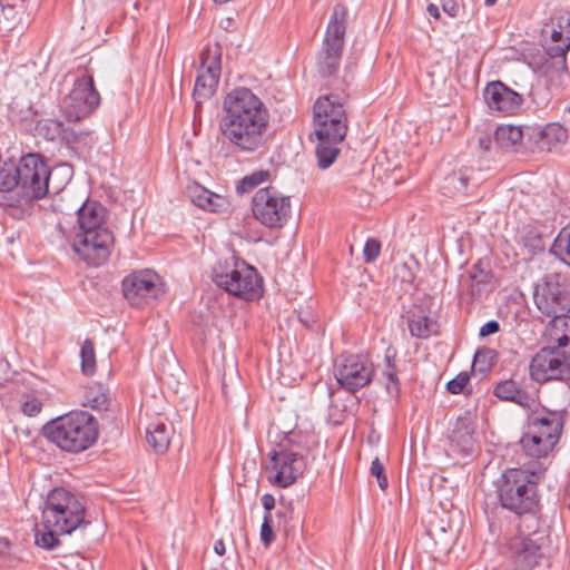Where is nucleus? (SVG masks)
<instances>
[{
  "label": "nucleus",
  "mask_w": 570,
  "mask_h": 570,
  "mask_svg": "<svg viewBox=\"0 0 570 570\" xmlns=\"http://www.w3.org/2000/svg\"><path fill=\"white\" fill-rule=\"evenodd\" d=\"M348 130L347 121L335 119L314 125L312 141L315 142L317 167L322 170L330 168L341 153V145Z\"/></svg>",
  "instance_id": "obj_11"
},
{
  "label": "nucleus",
  "mask_w": 570,
  "mask_h": 570,
  "mask_svg": "<svg viewBox=\"0 0 570 570\" xmlns=\"http://www.w3.org/2000/svg\"><path fill=\"white\" fill-rule=\"evenodd\" d=\"M254 217L264 226L282 228L291 217L292 206L288 196H284L275 187L268 186L256 191L252 199Z\"/></svg>",
  "instance_id": "obj_10"
},
{
  "label": "nucleus",
  "mask_w": 570,
  "mask_h": 570,
  "mask_svg": "<svg viewBox=\"0 0 570 570\" xmlns=\"http://www.w3.org/2000/svg\"><path fill=\"white\" fill-rule=\"evenodd\" d=\"M527 135L533 140L539 151H552L568 140V130L557 122L548 124L542 128H527Z\"/></svg>",
  "instance_id": "obj_21"
},
{
  "label": "nucleus",
  "mask_w": 570,
  "mask_h": 570,
  "mask_svg": "<svg viewBox=\"0 0 570 570\" xmlns=\"http://www.w3.org/2000/svg\"><path fill=\"white\" fill-rule=\"evenodd\" d=\"M395 356L396 352L394 348L389 347L385 351L384 356V368L381 372L380 381L384 384L386 393L391 397H397L400 394V381L395 370Z\"/></svg>",
  "instance_id": "obj_28"
},
{
  "label": "nucleus",
  "mask_w": 570,
  "mask_h": 570,
  "mask_svg": "<svg viewBox=\"0 0 570 570\" xmlns=\"http://www.w3.org/2000/svg\"><path fill=\"white\" fill-rule=\"evenodd\" d=\"M469 381H470L469 374L465 372H461L448 383L446 387L452 394H459V393L463 392V390L468 385Z\"/></svg>",
  "instance_id": "obj_45"
},
{
  "label": "nucleus",
  "mask_w": 570,
  "mask_h": 570,
  "mask_svg": "<svg viewBox=\"0 0 570 570\" xmlns=\"http://www.w3.org/2000/svg\"><path fill=\"white\" fill-rule=\"evenodd\" d=\"M371 474L374 475V476H380L382 474H384V465L383 463L380 461L379 458H375L373 461H372V464H371Z\"/></svg>",
  "instance_id": "obj_50"
},
{
  "label": "nucleus",
  "mask_w": 570,
  "mask_h": 570,
  "mask_svg": "<svg viewBox=\"0 0 570 570\" xmlns=\"http://www.w3.org/2000/svg\"><path fill=\"white\" fill-rule=\"evenodd\" d=\"M568 116L570 117V106L567 108V111Z\"/></svg>",
  "instance_id": "obj_58"
},
{
  "label": "nucleus",
  "mask_w": 570,
  "mask_h": 570,
  "mask_svg": "<svg viewBox=\"0 0 570 570\" xmlns=\"http://www.w3.org/2000/svg\"><path fill=\"white\" fill-rule=\"evenodd\" d=\"M537 308L547 317L554 318L570 312V282L561 273L547 274L533 293Z\"/></svg>",
  "instance_id": "obj_7"
},
{
  "label": "nucleus",
  "mask_w": 570,
  "mask_h": 570,
  "mask_svg": "<svg viewBox=\"0 0 570 570\" xmlns=\"http://www.w3.org/2000/svg\"><path fill=\"white\" fill-rule=\"evenodd\" d=\"M525 245L530 246L533 252L544 249V243L542 237L534 232H529L525 238Z\"/></svg>",
  "instance_id": "obj_47"
},
{
  "label": "nucleus",
  "mask_w": 570,
  "mask_h": 570,
  "mask_svg": "<svg viewBox=\"0 0 570 570\" xmlns=\"http://www.w3.org/2000/svg\"><path fill=\"white\" fill-rule=\"evenodd\" d=\"M498 0H484L487 6H493Z\"/></svg>",
  "instance_id": "obj_55"
},
{
  "label": "nucleus",
  "mask_w": 570,
  "mask_h": 570,
  "mask_svg": "<svg viewBox=\"0 0 570 570\" xmlns=\"http://www.w3.org/2000/svg\"><path fill=\"white\" fill-rule=\"evenodd\" d=\"M500 325L497 321H489L480 328V335L481 336H488L491 334H495L499 332Z\"/></svg>",
  "instance_id": "obj_48"
},
{
  "label": "nucleus",
  "mask_w": 570,
  "mask_h": 570,
  "mask_svg": "<svg viewBox=\"0 0 570 570\" xmlns=\"http://www.w3.org/2000/svg\"><path fill=\"white\" fill-rule=\"evenodd\" d=\"M490 278L489 273L479 268V265H474L470 272V292L471 296L480 294L482 287L488 284Z\"/></svg>",
  "instance_id": "obj_38"
},
{
  "label": "nucleus",
  "mask_w": 570,
  "mask_h": 570,
  "mask_svg": "<svg viewBox=\"0 0 570 570\" xmlns=\"http://www.w3.org/2000/svg\"><path fill=\"white\" fill-rule=\"evenodd\" d=\"M122 293L132 306H144L161 293V282L151 269L132 272L122 279Z\"/></svg>",
  "instance_id": "obj_18"
},
{
  "label": "nucleus",
  "mask_w": 570,
  "mask_h": 570,
  "mask_svg": "<svg viewBox=\"0 0 570 570\" xmlns=\"http://www.w3.org/2000/svg\"><path fill=\"white\" fill-rule=\"evenodd\" d=\"M348 12L345 6L333 8L318 59V70L324 77L334 75L338 67L344 48Z\"/></svg>",
  "instance_id": "obj_8"
},
{
  "label": "nucleus",
  "mask_w": 570,
  "mask_h": 570,
  "mask_svg": "<svg viewBox=\"0 0 570 570\" xmlns=\"http://www.w3.org/2000/svg\"><path fill=\"white\" fill-rule=\"evenodd\" d=\"M19 19V10L14 4L0 3V30H11Z\"/></svg>",
  "instance_id": "obj_37"
},
{
  "label": "nucleus",
  "mask_w": 570,
  "mask_h": 570,
  "mask_svg": "<svg viewBox=\"0 0 570 570\" xmlns=\"http://www.w3.org/2000/svg\"><path fill=\"white\" fill-rule=\"evenodd\" d=\"M219 131L239 151L254 153L267 141L269 111L250 89L235 88L224 99Z\"/></svg>",
  "instance_id": "obj_1"
},
{
  "label": "nucleus",
  "mask_w": 570,
  "mask_h": 570,
  "mask_svg": "<svg viewBox=\"0 0 570 570\" xmlns=\"http://www.w3.org/2000/svg\"><path fill=\"white\" fill-rule=\"evenodd\" d=\"M259 537L261 541L266 548H268L275 539L273 531V519L269 518L268 515H264Z\"/></svg>",
  "instance_id": "obj_43"
},
{
  "label": "nucleus",
  "mask_w": 570,
  "mask_h": 570,
  "mask_svg": "<svg viewBox=\"0 0 570 570\" xmlns=\"http://www.w3.org/2000/svg\"><path fill=\"white\" fill-rule=\"evenodd\" d=\"M520 443L525 454L533 458L547 456L556 446L552 443L551 434L548 435V438H543L539 434L535 425L529 424L527 426V432L520 440Z\"/></svg>",
  "instance_id": "obj_26"
},
{
  "label": "nucleus",
  "mask_w": 570,
  "mask_h": 570,
  "mask_svg": "<svg viewBox=\"0 0 570 570\" xmlns=\"http://www.w3.org/2000/svg\"><path fill=\"white\" fill-rule=\"evenodd\" d=\"M544 472L541 463L507 469L495 482L501 507L519 517L537 515L540 511L538 485Z\"/></svg>",
  "instance_id": "obj_4"
},
{
  "label": "nucleus",
  "mask_w": 570,
  "mask_h": 570,
  "mask_svg": "<svg viewBox=\"0 0 570 570\" xmlns=\"http://www.w3.org/2000/svg\"><path fill=\"white\" fill-rule=\"evenodd\" d=\"M109 402L107 390L104 385L95 383L86 387L83 405L95 410H106Z\"/></svg>",
  "instance_id": "obj_33"
},
{
  "label": "nucleus",
  "mask_w": 570,
  "mask_h": 570,
  "mask_svg": "<svg viewBox=\"0 0 570 570\" xmlns=\"http://www.w3.org/2000/svg\"><path fill=\"white\" fill-rule=\"evenodd\" d=\"M38 130L43 134L49 140H55L62 132V125L56 120H46L38 124Z\"/></svg>",
  "instance_id": "obj_41"
},
{
  "label": "nucleus",
  "mask_w": 570,
  "mask_h": 570,
  "mask_svg": "<svg viewBox=\"0 0 570 570\" xmlns=\"http://www.w3.org/2000/svg\"><path fill=\"white\" fill-rule=\"evenodd\" d=\"M46 438L60 450L79 453L98 439V422L89 412L72 411L43 426Z\"/></svg>",
  "instance_id": "obj_5"
},
{
  "label": "nucleus",
  "mask_w": 570,
  "mask_h": 570,
  "mask_svg": "<svg viewBox=\"0 0 570 570\" xmlns=\"http://www.w3.org/2000/svg\"><path fill=\"white\" fill-rule=\"evenodd\" d=\"M16 175V167L0 165V191H9L18 187L19 180Z\"/></svg>",
  "instance_id": "obj_39"
},
{
  "label": "nucleus",
  "mask_w": 570,
  "mask_h": 570,
  "mask_svg": "<svg viewBox=\"0 0 570 570\" xmlns=\"http://www.w3.org/2000/svg\"><path fill=\"white\" fill-rule=\"evenodd\" d=\"M215 2H218V3H226L228 2L229 0H214Z\"/></svg>",
  "instance_id": "obj_57"
},
{
  "label": "nucleus",
  "mask_w": 570,
  "mask_h": 570,
  "mask_svg": "<svg viewBox=\"0 0 570 570\" xmlns=\"http://www.w3.org/2000/svg\"><path fill=\"white\" fill-rule=\"evenodd\" d=\"M271 177V173L268 170H257L252 173L250 175L245 176L237 186V189L242 193L250 191L253 188L258 185L267 181Z\"/></svg>",
  "instance_id": "obj_36"
},
{
  "label": "nucleus",
  "mask_w": 570,
  "mask_h": 570,
  "mask_svg": "<svg viewBox=\"0 0 570 570\" xmlns=\"http://www.w3.org/2000/svg\"><path fill=\"white\" fill-rule=\"evenodd\" d=\"M450 185H452L458 191H464L469 185L470 177L463 173L453 174L446 178Z\"/></svg>",
  "instance_id": "obj_46"
},
{
  "label": "nucleus",
  "mask_w": 570,
  "mask_h": 570,
  "mask_svg": "<svg viewBox=\"0 0 570 570\" xmlns=\"http://www.w3.org/2000/svg\"><path fill=\"white\" fill-rule=\"evenodd\" d=\"M314 125L323 122L326 120L328 124L330 120L340 119L342 121H347L346 111L344 108V102L337 95L331 94L323 97H320L314 104Z\"/></svg>",
  "instance_id": "obj_23"
},
{
  "label": "nucleus",
  "mask_w": 570,
  "mask_h": 570,
  "mask_svg": "<svg viewBox=\"0 0 570 570\" xmlns=\"http://www.w3.org/2000/svg\"><path fill=\"white\" fill-rule=\"evenodd\" d=\"M549 343L570 354V316L562 314L552 318L547 327Z\"/></svg>",
  "instance_id": "obj_27"
},
{
  "label": "nucleus",
  "mask_w": 570,
  "mask_h": 570,
  "mask_svg": "<svg viewBox=\"0 0 570 570\" xmlns=\"http://www.w3.org/2000/svg\"><path fill=\"white\" fill-rule=\"evenodd\" d=\"M410 332L419 338H428L438 332V324L422 311L413 312L407 320Z\"/></svg>",
  "instance_id": "obj_31"
},
{
  "label": "nucleus",
  "mask_w": 570,
  "mask_h": 570,
  "mask_svg": "<svg viewBox=\"0 0 570 570\" xmlns=\"http://www.w3.org/2000/svg\"><path fill=\"white\" fill-rule=\"evenodd\" d=\"M87 524L85 507L78 498L63 488H56L45 501L43 531L36 532V543L41 548L52 550L60 546L59 535L70 534Z\"/></svg>",
  "instance_id": "obj_2"
},
{
  "label": "nucleus",
  "mask_w": 570,
  "mask_h": 570,
  "mask_svg": "<svg viewBox=\"0 0 570 570\" xmlns=\"http://www.w3.org/2000/svg\"><path fill=\"white\" fill-rule=\"evenodd\" d=\"M214 551L218 554V556H224L225 552H226V548H225V543L223 540H217L214 544Z\"/></svg>",
  "instance_id": "obj_52"
},
{
  "label": "nucleus",
  "mask_w": 570,
  "mask_h": 570,
  "mask_svg": "<svg viewBox=\"0 0 570 570\" xmlns=\"http://www.w3.org/2000/svg\"><path fill=\"white\" fill-rule=\"evenodd\" d=\"M271 465L267 470L274 471L276 485L286 488L292 485L306 468V460L303 455L291 450L269 452Z\"/></svg>",
  "instance_id": "obj_19"
},
{
  "label": "nucleus",
  "mask_w": 570,
  "mask_h": 570,
  "mask_svg": "<svg viewBox=\"0 0 570 570\" xmlns=\"http://www.w3.org/2000/svg\"><path fill=\"white\" fill-rule=\"evenodd\" d=\"M222 48L207 47L200 55V68L196 78L193 97L197 106L209 99L216 91L220 78Z\"/></svg>",
  "instance_id": "obj_17"
},
{
  "label": "nucleus",
  "mask_w": 570,
  "mask_h": 570,
  "mask_svg": "<svg viewBox=\"0 0 570 570\" xmlns=\"http://www.w3.org/2000/svg\"><path fill=\"white\" fill-rule=\"evenodd\" d=\"M334 375L341 387L355 393L372 382L374 365L363 355L343 354L334 363Z\"/></svg>",
  "instance_id": "obj_15"
},
{
  "label": "nucleus",
  "mask_w": 570,
  "mask_h": 570,
  "mask_svg": "<svg viewBox=\"0 0 570 570\" xmlns=\"http://www.w3.org/2000/svg\"><path fill=\"white\" fill-rule=\"evenodd\" d=\"M524 135L521 127L502 125L497 128L494 139L501 148L511 149L522 141Z\"/></svg>",
  "instance_id": "obj_32"
},
{
  "label": "nucleus",
  "mask_w": 570,
  "mask_h": 570,
  "mask_svg": "<svg viewBox=\"0 0 570 570\" xmlns=\"http://www.w3.org/2000/svg\"><path fill=\"white\" fill-rule=\"evenodd\" d=\"M548 535L544 531L511 537L504 544V553L514 566L521 570H531L538 566L544 556Z\"/></svg>",
  "instance_id": "obj_12"
},
{
  "label": "nucleus",
  "mask_w": 570,
  "mask_h": 570,
  "mask_svg": "<svg viewBox=\"0 0 570 570\" xmlns=\"http://www.w3.org/2000/svg\"><path fill=\"white\" fill-rule=\"evenodd\" d=\"M380 253H381L380 242L375 238L367 239L365 243V246H364V250H363L364 261L366 263H372L379 257Z\"/></svg>",
  "instance_id": "obj_44"
},
{
  "label": "nucleus",
  "mask_w": 570,
  "mask_h": 570,
  "mask_svg": "<svg viewBox=\"0 0 570 570\" xmlns=\"http://www.w3.org/2000/svg\"><path fill=\"white\" fill-rule=\"evenodd\" d=\"M81 371L85 375H92L96 371L95 346L91 340L87 338L80 350Z\"/></svg>",
  "instance_id": "obj_35"
},
{
  "label": "nucleus",
  "mask_w": 570,
  "mask_h": 570,
  "mask_svg": "<svg viewBox=\"0 0 570 570\" xmlns=\"http://www.w3.org/2000/svg\"><path fill=\"white\" fill-rule=\"evenodd\" d=\"M376 479H377L379 487L382 490H385L389 487V481H387V478L385 474H382V475L377 476Z\"/></svg>",
  "instance_id": "obj_54"
},
{
  "label": "nucleus",
  "mask_w": 570,
  "mask_h": 570,
  "mask_svg": "<svg viewBox=\"0 0 570 570\" xmlns=\"http://www.w3.org/2000/svg\"><path fill=\"white\" fill-rule=\"evenodd\" d=\"M107 218L106 207L95 200L85 202L78 209L79 233L72 247L89 265L100 266L110 257L115 237Z\"/></svg>",
  "instance_id": "obj_3"
},
{
  "label": "nucleus",
  "mask_w": 570,
  "mask_h": 570,
  "mask_svg": "<svg viewBox=\"0 0 570 570\" xmlns=\"http://www.w3.org/2000/svg\"><path fill=\"white\" fill-rule=\"evenodd\" d=\"M483 97L491 110L502 114L514 112L523 102L521 95L513 91L501 81L488 83L483 91Z\"/></svg>",
  "instance_id": "obj_20"
},
{
  "label": "nucleus",
  "mask_w": 570,
  "mask_h": 570,
  "mask_svg": "<svg viewBox=\"0 0 570 570\" xmlns=\"http://www.w3.org/2000/svg\"><path fill=\"white\" fill-rule=\"evenodd\" d=\"M566 493L570 497V481L568 482L566 487Z\"/></svg>",
  "instance_id": "obj_56"
},
{
  "label": "nucleus",
  "mask_w": 570,
  "mask_h": 570,
  "mask_svg": "<svg viewBox=\"0 0 570 570\" xmlns=\"http://www.w3.org/2000/svg\"><path fill=\"white\" fill-rule=\"evenodd\" d=\"M530 375L537 382L570 380V354L552 344L541 348L531 361Z\"/></svg>",
  "instance_id": "obj_16"
},
{
  "label": "nucleus",
  "mask_w": 570,
  "mask_h": 570,
  "mask_svg": "<svg viewBox=\"0 0 570 570\" xmlns=\"http://www.w3.org/2000/svg\"><path fill=\"white\" fill-rule=\"evenodd\" d=\"M547 28H550L552 45L546 49L548 59L542 68L546 76L552 78L554 73H563L567 70V52L570 50V16L552 17Z\"/></svg>",
  "instance_id": "obj_13"
},
{
  "label": "nucleus",
  "mask_w": 570,
  "mask_h": 570,
  "mask_svg": "<svg viewBox=\"0 0 570 570\" xmlns=\"http://www.w3.org/2000/svg\"><path fill=\"white\" fill-rule=\"evenodd\" d=\"M20 409L27 416H37L42 410V403L37 397L27 396L21 403Z\"/></svg>",
  "instance_id": "obj_42"
},
{
  "label": "nucleus",
  "mask_w": 570,
  "mask_h": 570,
  "mask_svg": "<svg viewBox=\"0 0 570 570\" xmlns=\"http://www.w3.org/2000/svg\"><path fill=\"white\" fill-rule=\"evenodd\" d=\"M18 188L28 200L41 199L50 193L51 170L39 154H27L16 166Z\"/></svg>",
  "instance_id": "obj_9"
},
{
  "label": "nucleus",
  "mask_w": 570,
  "mask_h": 570,
  "mask_svg": "<svg viewBox=\"0 0 570 570\" xmlns=\"http://www.w3.org/2000/svg\"><path fill=\"white\" fill-rule=\"evenodd\" d=\"M428 13L433 17L434 19L440 18V9L436 4L430 3L426 8Z\"/></svg>",
  "instance_id": "obj_51"
},
{
  "label": "nucleus",
  "mask_w": 570,
  "mask_h": 570,
  "mask_svg": "<svg viewBox=\"0 0 570 570\" xmlns=\"http://www.w3.org/2000/svg\"><path fill=\"white\" fill-rule=\"evenodd\" d=\"M262 504L265 510L264 515L272 518V510L275 508V499L272 494L266 493L262 497Z\"/></svg>",
  "instance_id": "obj_49"
},
{
  "label": "nucleus",
  "mask_w": 570,
  "mask_h": 570,
  "mask_svg": "<svg viewBox=\"0 0 570 570\" xmlns=\"http://www.w3.org/2000/svg\"><path fill=\"white\" fill-rule=\"evenodd\" d=\"M528 424L535 425L539 434L548 438L551 434L552 443L556 445L561 436L563 429V415L557 411H542L532 413L528 416Z\"/></svg>",
  "instance_id": "obj_22"
},
{
  "label": "nucleus",
  "mask_w": 570,
  "mask_h": 570,
  "mask_svg": "<svg viewBox=\"0 0 570 570\" xmlns=\"http://www.w3.org/2000/svg\"><path fill=\"white\" fill-rule=\"evenodd\" d=\"M188 195L190 200L199 208L209 212H219L225 204V199L200 185L189 187Z\"/></svg>",
  "instance_id": "obj_29"
},
{
  "label": "nucleus",
  "mask_w": 570,
  "mask_h": 570,
  "mask_svg": "<svg viewBox=\"0 0 570 570\" xmlns=\"http://www.w3.org/2000/svg\"><path fill=\"white\" fill-rule=\"evenodd\" d=\"M474 429L466 420H459L450 436L449 451L453 454L466 456L474 450Z\"/></svg>",
  "instance_id": "obj_24"
},
{
  "label": "nucleus",
  "mask_w": 570,
  "mask_h": 570,
  "mask_svg": "<svg viewBox=\"0 0 570 570\" xmlns=\"http://www.w3.org/2000/svg\"><path fill=\"white\" fill-rule=\"evenodd\" d=\"M173 428L164 422L151 423L147 428V441L157 453H164L170 443Z\"/></svg>",
  "instance_id": "obj_30"
},
{
  "label": "nucleus",
  "mask_w": 570,
  "mask_h": 570,
  "mask_svg": "<svg viewBox=\"0 0 570 570\" xmlns=\"http://www.w3.org/2000/svg\"><path fill=\"white\" fill-rule=\"evenodd\" d=\"M494 356V351L491 348L478 350L474 355L473 366H479V371H487L493 364Z\"/></svg>",
  "instance_id": "obj_40"
},
{
  "label": "nucleus",
  "mask_w": 570,
  "mask_h": 570,
  "mask_svg": "<svg viewBox=\"0 0 570 570\" xmlns=\"http://www.w3.org/2000/svg\"><path fill=\"white\" fill-rule=\"evenodd\" d=\"M494 395L500 400L513 402L530 411L538 405L535 396L520 389L513 380L502 381L497 384Z\"/></svg>",
  "instance_id": "obj_25"
},
{
  "label": "nucleus",
  "mask_w": 570,
  "mask_h": 570,
  "mask_svg": "<svg viewBox=\"0 0 570 570\" xmlns=\"http://www.w3.org/2000/svg\"><path fill=\"white\" fill-rule=\"evenodd\" d=\"M213 281L227 293L245 301L258 298L263 291L257 271L235 256L217 262L213 267Z\"/></svg>",
  "instance_id": "obj_6"
},
{
  "label": "nucleus",
  "mask_w": 570,
  "mask_h": 570,
  "mask_svg": "<svg viewBox=\"0 0 570 570\" xmlns=\"http://www.w3.org/2000/svg\"><path fill=\"white\" fill-rule=\"evenodd\" d=\"M100 104V95L90 75L77 79L71 91L62 99L60 109L69 121L89 116Z\"/></svg>",
  "instance_id": "obj_14"
},
{
  "label": "nucleus",
  "mask_w": 570,
  "mask_h": 570,
  "mask_svg": "<svg viewBox=\"0 0 570 570\" xmlns=\"http://www.w3.org/2000/svg\"><path fill=\"white\" fill-rule=\"evenodd\" d=\"M404 272L401 276H402V279L403 281H409L411 282L412 278H413V275L412 273L409 271V268L406 267V265H402L399 269V274Z\"/></svg>",
  "instance_id": "obj_53"
},
{
  "label": "nucleus",
  "mask_w": 570,
  "mask_h": 570,
  "mask_svg": "<svg viewBox=\"0 0 570 570\" xmlns=\"http://www.w3.org/2000/svg\"><path fill=\"white\" fill-rule=\"evenodd\" d=\"M551 252L570 266V226H566L559 232Z\"/></svg>",
  "instance_id": "obj_34"
}]
</instances>
